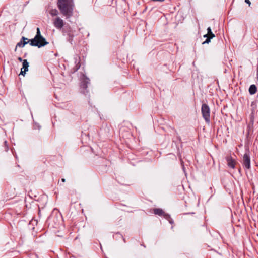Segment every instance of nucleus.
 <instances>
[{
  "label": "nucleus",
  "mask_w": 258,
  "mask_h": 258,
  "mask_svg": "<svg viewBox=\"0 0 258 258\" xmlns=\"http://www.w3.org/2000/svg\"><path fill=\"white\" fill-rule=\"evenodd\" d=\"M29 67V63L26 59L23 60V67L21 69L20 74L24 75L26 71H28Z\"/></svg>",
  "instance_id": "obj_9"
},
{
  "label": "nucleus",
  "mask_w": 258,
  "mask_h": 258,
  "mask_svg": "<svg viewBox=\"0 0 258 258\" xmlns=\"http://www.w3.org/2000/svg\"><path fill=\"white\" fill-rule=\"evenodd\" d=\"M153 212L155 215H158L160 216H163L166 219L170 218V215L165 213L162 209L155 208L153 209Z\"/></svg>",
  "instance_id": "obj_5"
},
{
  "label": "nucleus",
  "mask_w": 258,
  "mask_h": 258,
  "mask_svg": "<svg viewBox=\"0 0 258 258\" xmlns=\"http://www.w3.org/2000/svg\"><path fill=\"white\" fill-rule=\"evenodd\" d=\"M21 39L23 43L27 42V44H28L30 42V45L37 46L38 48L44 46L48 44L45 38L41 35L40 30L38 27L37 28L36 35L33 39L29 40L28 38L25 37H22Z\"/></svg>",
  "instance_id": "obj_2"
},
{
  "label": "nucleus",
  "mask_w": 258,
  "mask_h": 258,
  "mask_svg": "<svg viewBox=\"0 0 258 258\" xmlns=\"http://www.w3.org/2000/svg\"><path fill=\"white\" fill-rule=\"evenodd\" d=\"M226 159L228 166L233 169L234 168L236 164V161L235 160L232 159L231 156H227Z\"/></svg>",
  "instance_id": "obj_8"
},
{
  "label": "nucleus",
  "mask_w": 258,
  "mask_h": 258,
  "mask_svg": "<svg viewBox=\"0 0 258 258\" xmlns=\"http://www.w3.org/2000/svg\"><path fill=\"white\" fill-rule=\"evenodd\" d=\"M169 222L171 223V224H172L173 223V221L172 219H171V217H170V218H169L168 219H167Z\"/></svg>",
  "instance_id": "obj_14"
},
{
  "label": "nucleus",
  "mask_w": 258,
  "mask_h": 258,
  "mask_svg": "<svg viewBox=\"0 0 258 258\" xmlns=\"http://www.w3.org/2000/svg\"><path fill=\"white\" fill-rule=\"evenodd\" d=\"M201 112L202 116L207 123H209L210 119V109L209 106L204 103L202 105Z\"/></svg>",
  "instance_id": "obj_3"
},
{
  "label": "nucleus",
  "mask_w": 258,
  "mask_h": 258,
  "mask_svg": "<svg viewBox=\"0 0 258 258\" xmlns=\"http://www.w3.org/2000/svg\"><path fill=\"white\" fill-rule=\"evenodd\" d=\"M88 81H83L82 83H81V87L84 89H86L87 88V84L88 83Z\"/></svg>",
  "instance_id": "obj_13"
},
{
  "label": "nucleus",
  "mask_w": 258,
  "mask_h": 258,
  "mask_svg": "<svg viewBox=\"0 0 258 258\" xmlns=\"http://www.w3.org/2000/svg\"><path fill=\"white\" fill-rule=\"evenodd\" d=\"M61 181L64 182H65V179L64 178H62L61 179Z\"/></svg>",
  "instance_id": "obj_18"
},
{
  "label": "nucleus",
  "mask_w": 258,
  "mask_h": 258,
  "mask_svg": "<svg viewBox=\"0 0 258 258\" xmlns=\"http://www.w3.org/2000/svg\"><path fill=\"white\" fill-rule=\"evenodd\" d=\"M204 37H206V40L203 43V44L205 43H209L210 42L211 39L214 38L215 37V35L212 33L211 28L209 27L207 28V34L204 35Z\"/></svg>",
  "instance_id": "obj_6"
},
{
  "label": "nucleus",
  "mask_w": 258,
  "mask_h": 258,
  "mask_svg": "<svg viewBox=\"0 0 258 258\" xmlns=\"http://www.w3.org/2000/svg\"><path fill=\"white\" fill-rule=\"evenodd\" d=\"M49 13L52 16H57L58 14V11L55 9L50 10Z\"/></svg>",
  "instance_id": "obj_11"
},
{
  "label": "nucleus",
  "mask_w": 258,
  "mask_h": 258,
  "mask_svg": "<svg viewBox=\"0 0 258 258\" xmlns=\"http://www.w3.org/2000/svg\"><path fill=\"white\" fill-rule=\"evenodd\" d=\"M243 166L246 169L250 168V158L247 154H245L243 156Z\"/></svg>",
  "instance_id": "obj_7"
},
{
  "label": "nucleus",
  "mask_w": 258,
  "mask_h": 258,
  "mask_svg": "<svg viewBox=\"0 0 258 258\" xmlns=\"http://www.w3.org/2000/svg\"><path fill=\"white\" fill-rule=\"evenodd\" d=\"M26 44H27V42L23 43V41L21 39V41L17 44L15 51H16L17 47H23Z\"/></svg>",
  "instance_id": "obj_12"
},
{
  "label": "nucleus",
  "mask_w": 258,
  "mask_h": 258,
  "mask_svg": "<svg viewBox=\"0 0 258 258\" xmlns=\"http://www.w3.org/2000/svg\"><path fill=\"white\" fill-rule=\"evenodd\" d=\"M53 24L56 28L61 29L64 25V22L60 17H56L53 19Z\"/></svg>",
  "instance_id": "obj_4"
},
{
  "label": "nucleus",
  "mask_w": 258,
  "mask_h": 258,
  "mask_svg": "<svg viewBox=\"0 0 258 258\" xmlns=\"http://www.w3.org/2000/svg\"><path fill=\"white\" fill-rule=\"evenodd\" d=\"M57 5L61 14L66 18L73 16L75 7L74 0H57Z\"/></svg>",
  "instance_id": "obj_1"
},
{
  "label": "nucleus",
  "mask_w": 258,
  "mask_h": 258,
  "mask_svg": "<svg viewBox=\"0 0 258 258\" xmlns=\"http://www.w3.org/2000/svg\"><path fill=\"white\" fill-rule=\"evenodd\" d=\"M257 91V88L255 85H251L249 88V92L251 95L254 94Z\"/></svg>",
  "instance_id": "obj_10"
},
{
  "label": "nucleus",
  "mask_w": 258,
  "mask_h": 258,
  "mask_svg": "<svg viewBox=\"0 0 258 258\" xmlns=\"http://www.w3.org/2000/svg\"><path fill=\"white\" fill-rule=\"evenodd\" d=\"M245 2L246 3L248 4L249 5V6L250 5L251 3L249 0H245Z\"/></svg>",
  "instance_id": "obj_15"
},
{
  "label": "nucleus",
  "mask_w": 258,
  "mask_h": 258,
  "mask_svg": "<svg viewBox=\"0 0 258 258\" xmlns=\"http://www.w3.org/2000/svg\"><path fill=\"white\" fill-rule=\"evenodd\" d=\"M153 1L156 2V1H159V2H163L164 0H152Z\"/></svg>",
  "instance_id": "obj_17"
},
{
  "label": "nucleus",
  "mask_w": 258,
  "mask_h": 258,
  "mask_svg": "<svg viewBox=\"0 0 258 258\" xmlns=\"http://www.w3.org/2000/svg\"><path fill=\"white\" fill-rule=\"evenodd\" d=\"M18 60H19V61H23V59H22V58L21 57H19V58H18Z\"/></svg>",
  "instance_id": "obj_16"
}]
</instances>
